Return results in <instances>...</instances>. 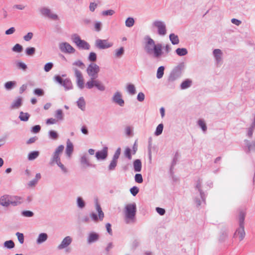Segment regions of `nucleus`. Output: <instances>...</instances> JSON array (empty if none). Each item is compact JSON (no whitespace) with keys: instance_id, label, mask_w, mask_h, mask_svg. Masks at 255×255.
I'll return each instance as SVG.
<instances>
[{"instance_id":"f257e3e1","label":"nucleus","mask_w":255,"mask_h":255,"mask_svg":"<svg viewBox=\"0 0 255 255\" xmlns=\"http://www.w3.org/2000/svg\"><path fill=\"white\" fill-rule=\"evenodd\" d=\"M161 44H155L154 40L148 37L144 46V50L147 54L155 58H158L163 54Z\"/></svg>"},{"instance_id":"f03ea898","label":"nucleus","mask_w":255,"mask_h":255,"mask_svg":"<svg viewBox=\"0 0 255 255\" xmlns=\"http://www.w3.org/2000/svg\"><path fill=\"white\" fill-rule=\"evenodd\" d=\"M136 205L134 202L126 204L124 208L125 221L127 224L133 223L135 221Z\"/></svg>"},{"instance_id":"7ed1b4c3","label":"nucleus","mask_w":255,"mask_h":255,"mask_svg":"<svg viewBox=\"0 0 255 255\" xmlns=\"http://www.w3.org/2000/svg\"><path fill=\"white\" fill-rule=\"evenodd\" d=\"M21 203L22 199L18 196H12L5 194L0 197V205L4 207H8L10 205L16 206Z\"/></svg>"},{"instance_id":"20e7f679","label":"nucleus","mask_w":255,"mask_h":255,"mask_svg":"<svg viewBox=\"0 0 255 255\" xmlns=\"http://www.w3.org/2000/svg\"><path fill=\"white\" fill-rule=\"evenodd\" d=\"M246 213L244 211H241L239 215V221L240 227L237 230L234 234V238H238L241 241L244 239L245 236V232L244 230V220Z\"/></svg>"},{"instance_id":"39448f33","label":"nucleus","mask_w":255,"mask_h":255,"mask_svg":"<svg viewBox=\"0 0 255 255\" xmlns=\"http://www.w3.org/2000/svg\"><path fill=\"white\" fill-rule=\"evenodd\" d=\"M64 149V146L63 145H60L56 148L50 158V164L51 165H54L61 161V156L63 152Z\"/></svg>"},{"instance_id":"423d86ee","label":"nucleus","mask_w":255,"mask_h":255,"mask_svg":"<svg viewBox=\"0 0 255 255\" xmlns=\"http://www.w3.org/2000/svg\"><path fill=\"white\" fill-rule=\"evenodd\" d=\"M95 204L96 210L98 213V216H97L96 213L93 212L90 214V216L94 222H98L99 220L102 221L103 220L104 217V214L102 211L98 199H95Z\"/></svg>"},{"instance_id":"0eeeda50","label":"nucleus","mask_w":255,"mask_h":255,"mask_svg":"<svg viewBox=\"0 0 255 255\" xmlns=\"http://www.w3.org/2000/svg\"><path fill=\"white\" fill-rule=\"evenodd\" d=\"M71 40L80 49L89 50L90 48L89 44L86 41L82 40L80 36L76 34L71 36Z\"/></svg>"},{"instance_id":"6e6552de","label":"nucleus","mask_w":255,"mask_h":255,"mask_svg":"<svg viewBox=\"0 0 255 255\" xmlns=\"http://www.w3.org/2000/svg\"><path fill=\"white\" fill-rule=\"evenodd\" d=\"M73 242V238L70 236H65L57 246L58 250H65L67 252H69V247Z\"/></svg>"},{"instance_id":"1a4fd4ad","label":"nucleus","mask_w":255,"mask_h":255,"mask_svg":"<svg viewBox=\"0 0 255 255\" xmlns=\"http://www.w3.org/2000/svg\"><path fill=\"white\" fill-rule=\"evenodd\" d=\"M100 70V67L95 63L92 62L88 65L86 72L90 77L97 78Z\"/></svg>"},{"instance_id":"9d476101","label":"nucleus","mask_w":255,"mask_h":255,"mask_svg":"<svg viewBox=\"0 0 255 255\" xmlns=\"http://www.w3.org/2000/svg\"><path fill=\"white\" fill-rule=\"evenodd\" d=\"M95 45L99 49H105L112 47L113 43L108 39H98L95 41Z\"/></svg>"},{"instance_id":"9b49d317","label":"nucleus","mask_w":255,"mask_h":255,"mask_svg":"<svg viewBox=\"0 0 255 255\" xmlns=\"http://www.w3.org/2000/svg\"><path fill=\"white\" fill-rule=\"evenodd\" d=\"M59 48L62 52L70 54L74 53L76 51L73 46L66 42L60 43Z\"/></svg>"},{"instance_id":"f8f14e48","label":"nucleus","mask_w":255,"mask_h":255,"mask_svg":"<svg viewBox=\"0 0 255 255\" xmlns=\"http://www.w3.org/2000/svg\"><path fill=\"white\" fill-rule=\"evenodd\" d=\"M112 101L113 103L120 107H123L125 105V101L123 99L122 94L120 91H117L114 93L112 97Z\"/></svg>"},{"instance_id":"ddd939ff","label":"nucleus","mask_w":255,"mask_h":255,"mask_svg":"<svg viewBox=\"0 0 255 255\" xmlns=\"http://www.w3.org/2000/svg\"><path fill=\"white\" fill-rule=\"evenodd\" d=\"M76 78V82L78 87L80 89L84 88V79L82 72L80 70H76L74 73Z\"/></svg>"},{"instance_id":"4468645a","label":"nucleus","mask_w":255,"mask_h":255,"mask_svg":"<svg viewBox=\"0 0 255 255\" xmlns=\"http://www.w3.org/2000/svg\"><path fill=\"white\" fill-rule=\"evenodd\" d=\"M108 148L104 147L102 150L97 151L95 157L98 160H105L108 156Z\"/></svg>"},{"instance_id":"2eb2a0df","label":"nucleus","mask_w":255,"mask_h":255,"mask_svg":"<svg viewBox=\"0 0 255 255\" xmlns=\"http://www.w3.org/2000/svg\"><path fill=\"white\" fill-rule=\"evenodd\" d=\"M80 161L81 164L84 168L91 167L92 166L89 157L87 153H84L81 155Z\"/></svg>"},{"instance_id":"dca6fc26","label":"nucleus","mask_w":255,"mask_h":255,"mask_svg":"<svg viewBox=\"0 0 255 255\" xmlns=\"http://www.w3.org/2000/svg\"><path fill=\"white\" fill-rule=\"evenodd\" d=\"M154 25L158 29V32L160 35H164L165 34V25L163 22L156 21L154 22Z\"/></svg>"},{"instance_id":"f3484780","label":"nucleus","mask_w":255,"mask_h":255,"mask_svg":"<svg viewBox=\"0 0 255 255\" xmlns=\"http://www.w3.org/2000/svg\"><path fill=\"white\" fill-rule=\"evenodd\" d=\"M23 99L21 97H18L14 99L10 105L11 110H16L19 109L22 105Z\"/></svg>"},{"instance_id":"a211bd4d","label":"nucleus","mask_w":255,"mask_h":255,"mask_svg":"<svg viewBox=\"0 0 255 255\" xmlns=\"http://www.w3.org/2000/svg\"><path fill=\"white\" fill-rule=\"evenodd\" d=\"M99 235L96 232H90L87 237V241L88 244H91L98 241L99 239Z\"/></svg>"},{"instance_id":"6ab92c4d","label":"nucleus","mask_w":255,"mask_h":255,"mask_svg":"<svg viewBox=\"0 0 255 255\" xmlns=\"http://www.w3.org/2000/svg\"><path fill=\"white\" fill-rule=\"evenodd\" d=\"M74 149V146L73 143L69 139L66 141V154L68 157H70Z\"/></svg>"},{"instance_id":"aec40b11","label":"nucleus","mask_w":255,"mask_h":255,"mask_svg":"<svg viewBox=\"0 0 255 255\" xmlns=\"http://www.w3.org/2000/svg\"><path fill=\"white\" fill-rule=\"evenodd\" d=\"M72 70H73L74 73L75 72V70H79L78 69V68H79L80 69H84L85 67L84 63L81 60L79 59L74 61L72 63Z\"/></svg>"},{"instance_id":"412c9836","label":"nucleus","mask_w":255,"mask_h":255,"mask_svg":"<svg viewBox=\"0 0 255 255\" xmlns=\"http://www.w3.org/2000/svg\"><path fill=\"white\" fill-rule=\"evenodd\" d=\"M17 86V82L15 81H9L5 82L4 84V88L7 91H10L15 88Z\"/></svg>"},{"instance_id":"4be33fe9","label":"nucleus","mask_w":255,"mask_h":255,"mask_svg":"<svg viewBox=\"0 0 255 255\" xmlns=\"http://www.w3.org/2000/svg\"><path fill=\"white\" fill-rule=\"evenodd\" d=\"M48 235L46 233H42L39 234L36 239V243L38 245L41 244L47 241Z\"/></svg>"},{"instance_id":"5701e85b","label":"nucleus","mask_w":255,"mask_h":255,"mask_svg":"<svg viewBox=\"0 0 255 255\" xmlns=\"http://www.w3.org/2000/svg\"><path fill=\"white\" fill-rule=\"evenodd\" d=\"M39 11L43 16H58L57 14H52L50 9L45 7L40 8Z\"/></svg>"},{"instance_id":"b1692460","label":"nucleus","mask_w":255,"mask_h":255,"mask_svg":"<svg viewBox=\"0 0 255 255\" xmlns=\"http://www.w3.org/2000/svg\"><path fill=\"white\" fill-rule=\"evenodd\" d=\"M77 105L78 107L83 111H84L86 109V102L83 97L79 98L77 101Z\"/></svg>"},{"instance_id":"393cba45","label":"nucleus","mask_w":255,"mask_h":255,"mask_svg":"<svg viewBox=\"0 0 255 255\" xmlns=\"http://www.w3.org/2000/svg\"><path fill=\"white\" fill-rule=\"evenodd\" d=\"M15 65L17 69L21 70L23 71H26L27 69V65L24 62L20 61H16L15 62Z\"/></svg>"},{"instance_id":"a878e982","label":"nucleus","mask_w":255,"mask_h":255,"mask_svg":"<svg viewBox=\"0 0 255 255\" xmlns=\"http://www.w3.org/2000/svg\"><path fill=\"white\" fill-rule=\"evenodd\" d=\"M127 92L131 95H133L136 93V89L134 85L131 83L128 84L126 86Z\"/></svg>"},{"instance_id":"bb28decb","label":"nucleus","mask_w":255,"mask_h":255,"mask_svg":"<svg viewBox=\"0 0 255 255\" xmlns=\"http://www.w3.org/2000/svg\"><path fill=\"white\" fill-rule=\"evenodd\" d=\"M40 152L38 151H33L30 152L27 155V159L29 161H32L36 159L39 155Z\"/></svg>"},{"instance_id":"cd10ccee","label":"nucleus","mask_w":255,"mask_h":255,"mask_svg":"<svg viewBox=\"0 0 255 255\" xmlns=\"http://www.w3.org/2000/svg\"><path fill=\"white\" fill-rule=\"evenodd\" d=\"M133 169L135 172H140L141 170V162L139 159H136L133 163Z\"/></svg>"},{"instance_id":"c85d7f7f","label":"nucleus","mask_w":255,"mask_h":255,"mask_svg":"<svg viewBox=\"0 0 255 255\" xmlns=\"http://www.w3.org/2000/svg\"><path fill=\"white\" fill-rule=\"evenodd\" d=\"M64 114L61 109L57 110L55 112V119L57 121H62L64 120Z\"/></svg>"},{"instance_id":"c756f323","label":"nucleus","mask_w":255,"mask_h":255,"mask_svg":"<svg viewBox=\"0 0 255 255\" xmlns=\"http://www.w3.org/2000/svg\"><path fill=\"white\" fill-rule=\"evenodd\" d=\"M96 78H97L90 77V80L86 84V86L88 89H91L95 86L97 81V80L95 79Z\"/></svg>"},{"instance_id":"7c9ffc66","label":"nucleus","mask_w":255,"mask_h":255,"mask_svg":"<svg viewBox=\"0 0 255 255\" xmlns=\"http://www.w3.org/2000/svg\"><path fill=\"white\" fill-rule=\"evenodd\" d=\"M58 167H59V168L61 170V172L63 174H67L69 172V170L68 168L63 164L61 161L59 162L58 163H56Z\"/></svg>"},{"instance_id":"2f4dec72","label":"nucleus","mask_w":255,"mask_h":255,"mask_svg":"<svg viewBox=\"0 0 255 255\" xmlns=\"http://www.w3.org/2000/svg\"><path fill=\"white\" fill-rule=\"evenodd\" d=\"M65 89V90H70L73 88V85L71 81L68 79H65L63 81V83L62 85Z\"/></svg>"},{"instance_id":"473e14b6","label":"nucleus","mask_w":255,"mask_h":255,"mask_svg":"<svg viewBox=\"0 0 255 255\" xmlns=\"http://www.w3.org/2000/svg\"><path fill=\"white\" fill-rule=\"evenodd\" d=\"M30 115L27 113L20 112L19 113V119L20 121L26 122L28 120Z\"/></svg>"},{"instance_id":"72a5a7b5","label":"nucleus","mask_w":255,"mask_h":255,"mask_svg":"<svg viewBox=\"0 0 255 255\" xmlns=\"http://www.w3.org/2000/svg\"><path fill=\"white\" fill-rule=\"evenodd\" d=\"M77 205L80 209H83L85 208L86 203L83 199L81 197H78L77 198Z\"/></svg>"},{"instance_id":"f704fd0d","label":"nucleus","mask_w":255,"mask_h":255,"mask_svg":"<svg viewBox=\"0 0 255 255\" xmlns=\"http://www.w3.org/2000/svg\"><path fill=\"white\" fill-rule=\"evenodd\" d=\"M213 53L216 58V60L218 62L220 61L221 60V56L222 55V52L221 50L219 49H215L214 50Z\"/></svg>"},{"instance_id":"c9c22d12","label":"nucleus","mask_w":255,"mask_h":255,"mask_svg":"<svg viewBox=\"0 0 255 255\" xmlns=\"http://www.w3.org/2000/svg\"><path fill=\"white\" fill-rule=\"evenodd\" d=\"M164 66H160L157 70L156 73V77L157 79H160L161 78H162L163 75H164Z\"/></svg>"},{"instance_id":"e433bc0d","label":"nucleus","mask_w":255,"mask_h":255,"mask_svg":"<svg viewBox=\"0 0 255 255\" xmlns=\"http://www.w3.org/2000/svg\"><path fill=\"white\" fill-rule=\"evenodd\" d=\"M95 87L100 91H104L106 90L105 86L99 80H97Z\"/></svg>"},{"instance_id":"4c0bfd02","label":"nucleus","mask_w":255,"mask_h":255,"mask_svg":"<svg viewBox=\"0 0 255 255\" xmlns=\"http://www.w3.org/2000/svg\"><path fill=\"white\" fill-rule=\"evenodd\" d=\"M48 136L49 138L53 140L57 139L59 137L58 133L56 131L52 130L49 131Z\"/></svg>"},{"instance_id":"58836bf2","label":"nucleus","mask_w":255,"mask_h":255,"mask_svg":"<svg viewBox=\"0 0 255 255\" xmlns=\"http://www.w3.org/2000/svg\"><path fill=\"white\" fill-rule=\"evenodd\" d=\"M124 53V48L122 47L119 49H116L115 51V56L116 58L121 57Z\"/></svg>"},{"instance_id":"ea45409f","label":"nucleus","mask_w":255,"mask_h":255,"mask_svg":"<svg viewBox=\"0 0 255 255\" xmlns=\"http://www.w3.org/2000/svg\"><path fill=\"white\" fill-rule=\"evenodd\" d=\"M35 48L34 47H29L25 49V54L27 56H33L35 53Z\"/></svg>"},{"instance_id":"a19ab883","label":"nucleus","mask_w":255,"mask_h":255,"mask_svg":"<svg viewBox=\"0 0 255 255\" xmlns=\"http://www.w3.org/2000/svg\"><path fill=\"white\" fill-rule=\"evenodd\" d=\"M192 84V81L189 79H187L183 81L181 84V88L182 89H185L189 87Z\"/></svg>"},{"instance_id":"79ce46f5","label":"nucleus","mask_w":255,"mask_h":255,"mask_svg":"<svg viewBox=\"0 0 255 255\" xmlns=\"http://www.w3.org/2000/svg\"><path fill=\"white\" fill-rule=\"evenodd\" d=\"M117 163L118 161L112 159L108 167V170L110 171L114 170L117 165Z\"/></svg>"},{"instance_id":"37998d69","label":"nucleus","mask_w":255,"mask_h":255,"mask_svg":"<svg viewBox=\"0 0 255 255\" xmlns=\"http://www.w3.org/2000/svg\"><path fill=\"white\" fill-rule=\"evenodd\" d=\"M4 247L7 249H12L14 247V243L12 240L5 241L3 244Z\"/></svg>"},{"instance_id":"c03bdc74","label":"nucleus","mask_w":255,"mask_h":255,"mask_svg":"<svg viewBox=\"0 0 255 255\" xmlns=\"http://www.w3.org/2000/svg\"><path fill=\"white\" fill-rule=\"evenodd\" d=\"M163 129V124H160L158 125L156 128L155 131L154 132V134L156 136H158V135H160L162 132Z\"/></svg>"},{"instance_id":"a18cd8bd","label":"nucleus","mask_w":255,"mask_h":255,"mask_svg":"<svg viewBox=\"0 0 255 255\" xmlns=\"http://www.w3.org/2000/svg\"><path fill=\"white\" fill-rule=\"evenodd\" d=\"M125 132L127 136H132L133 135V128L129 126L126 127L125 128Z\"/></svg>"},{"instance_id":"49530a36","label":"nucleus","mask_w":255,"mask_h":255,"mask_svg":"<svg viewBox=\"0 0 255 255\" xmlns=\"http://www.w3.org/2000/svg\"><path fill=\"white\" fill-rule=\"evenodd\" d=\"M116 13V12L113 9H108L106 10H103L101 12V14L103 16H108V15H113Z\"/></svg>"},{"instance_id":"de8ad7c7","label":"nucleus","mask_w":255,"mask_h":255,"mask_svg":"<svg viewBox=\"0 0 255 255\" xmlns=\"http://www.w3.org/2000/svg\"><path fill=\"white\" fill-rule=\"evenodd\" d=\"M134 23V20L131 17H128L126 20V25L128 27L132 26Z\"/></svg>"},{"instance_id":"09e8293b","label":"nucleus","mask_w":255,"mask_h":255,"mask_svg":"<svg viewBox=\"0 0 255 255\" xmlns=\"http://www.w3.org/2000/svg\"><path fill=\"white\" fill-rule=\"evenodd\" d=\"M176 53L179 56H184L187 53V50L186 48H178L176 49Z\"/></svg>"},{"instance_id":"8fccbe9b","label":"nucleus","mask_w":255,"mask_h":255,"mask_svg":"<svg viewBox=\"0 0 255 255\" xmlns=\"http://www.w3.org/2000/svg\"><path fill=\"white\" fill-rule=\"evenodd\" d=\"M23 49L22 46L19 44H15L12 48V51L14 52L20 53L22 51Z\"/></svg>"},{"instance_id":"3c124183","label":"nucleus","mask_w":255,"mask_h":255,"mask_svg":"<svg viewBox=\"0 0 255 255\" xmlns=\"http://www.w3.org/2000/svg\"><path fill=\"white\" fill-rule=\"evenodd\" d=\"M88 60L91 62H95L97 60V55L95 52H91L88 56Z\"/></svg>"},{"instance_id":"603ef678","label":"nucleus","mask_w":255,"mask_h":255,"mask_svg":"<svg viewBox=\"0 0 255 255\" xmlns=\"http://www.w3.org/2000/svg\"><path fill=\"white\" fill-rule=\"evenodd\" d=\"M53 66V64L52 62L46 63L44 66V70L45 72H48L50 71Z\"/></svg>"},{"instance_id":"864d4df0","label":"nucleus","mask_w":255,"mask_h":255,"mask_svg":"<svg viewBox=\"0 0 255 255\" xmlns=\"http://www.w3.org/2000/svg\"><path fill=\"white\" fill-rule=\"evenodd\" d=\"M134 180L138 183H141L143 182L142 176L141 174H136L134 176Z\"/></svg>"},{"instance_id":"5fc2aeb1","label":"nucleus","mask_w":255,"mask_h":255,"mask_svg":"<svg viewBox=\"0 0 255 255\" xmlns=\"http://www.w3.org/2000/svg\"><path fill=\"white\" fill-rule=\"evenodd\" d=\"M16 236L17 237V239H18V240L20 244H23L24 243V236H23V234L22 233L17 232L16 233Z\"/></svg>"},{"instance_id":"6e6d98bb","label":"nucleus","mask_w":255,"mask_h":255,"mask_svg":"<svg viewBox=\"0 0 255 255\" xmlns=\"http://www.w3.org/2000/svg\"><path fill=\"white\" fill-rule=\"evenodd\" d=\"M34 94L38 96H42L44 95V91L41 89L37 88L35 89L34 91Z\"/></svg>"},{"instance_id":"4d7b16f0","label":"nucleus","mask_w":255,"mask_h":255,"mask_svg":"<svg viewBox=\"0 0 255 255\" xmlns=\"http://www.w3.org/2000/svg\"><path fill=\"white\" fill-rule=\"evenodd\" d=\"M121 154V148H118L117 150L116 151L112 159L118 161V158H119V156Z\"/></svg>"},{"instance_id":"13d9d810","label":"nucleus","mask_w":255,"mask_h":255,"mask_svg":"<svg viewBox=\"0 0 255 255\" xmlns=\"http://www.w3.org/2000/svg\"><path fill=\"white\" fill-rule=\"evenodd\" d=\"M21 215L26 217H31L33 216V213L30 211H24L22 212Z\"/></svg>"},{"instance_id":"bf43d9fd","label":"nucleus","mask_w":255,"mask_h":255,"mask_svg":"<svg viewBox=\"0 0 255 255\" xmlns=\"http://www.w3.org/2000/svg\"><path fill=\"white\" fill-rule=\"evenodd\" d=\"M198 124L199 126L202 128L203 131H205L207 129V127L206 126V124L204 121L202 120H200L198 121Z\"/></svg>"},{"instance_id":"052dcab7","label":"nucleus","mask_w":255,"mask_h":255,"mask_svg":"<svg viewBox=\"0 0 255 255\" xmlns=\"http://www.w3.org/2000/svg\"><path fill=\"white\" fill-rule=\"evenodd\" d=\"M130 192L133 196H135L139 192V189L137 187L134 186L130 188Z\"/></svg>"},{"instance_id":"680f3d73","label":"nucleus","mask_w":255,"mask_h":255,"mask_svg":"<svg viewBox=\"0 0 255 255\" xmlns=\"http://www.w3.org/2000/svg\"><path fill=\"white\" fill-rule=\"evenodd\" d=\"M33 35V34L32 32H28L23 37V39L26 41H29L32 39Z\"/></svg>"},{"instance_id":"e2e57ef3","label":"nucleus","mask_w":255,"mask_h":255,"mask_svg":"<svg viewBox=\"0 0 255 255\" xmlns=\"http://www.w3.org/2000/svg\"><path fill=\"white\" fill-rule=\"evenodd\" d=\"M57 122V120H56L55 119L49 118L46 120V124L47 125H53L56 124Z\"/></svg>"},{"instance_id":"0e129e2a","label":"nucleus","mask_w":255,"mask_h":255,"mask_svg":"<svg viewBox=\"0 0 255 255\" xmlns=\"http://www.w3.org/2000/svg\"><path fill=\"white\" fill-rule=\"evenodd\" d=\"M131 150L129 147H127L126 148L125 150V155L126 157H127L129 159H131V156L130 154Z\"/></svg>"},{"instance_id":"69168bd1","label":"nucleus","mask_w":255,"mask_h":255,"mask_svg":"<svg viewBox=\"0 0 255 255\" xmlns=\"http://www.w3.org/2000/svg\"><path fill=\"white\" fill-rule=\"evenodd\" d=\"M145 98V95L142 92H139L137 96V100L139 102H142L144 101Z\"/></svg>"},{"instance_id":"338daca9","label":"nucleus","mask_w":255,"mask_h":255,"mask_svg":"<svg viewBox=\"0 0 255 255\" xmlns=\"http://www.w3.org/2000/svg\"><path fill=\"white\" fill-rule=\"evenodd\" d=\"M98 6L97 3L95 2H91L90 3L89 8L90 11H94Z\"/></svg>"},{"instance_id":"774afa93","label":"nucleus","mask_w":255,"mask_h":255,"mask_svg":"<svg viewBox=\"0 0 255 255\" xmlns=\"http://www.w3.org/2000/svg\"><path fill=\"white\" fill-rule=\"evenodd\" d=\"M41 127L39 125L34 126L31 129V131L33 133H38L40 130Z\"/></svg>"}]
</instances>
